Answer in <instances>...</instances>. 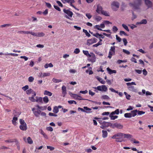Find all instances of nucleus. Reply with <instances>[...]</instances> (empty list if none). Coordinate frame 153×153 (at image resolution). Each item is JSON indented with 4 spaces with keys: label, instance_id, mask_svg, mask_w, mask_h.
<instances>
[{
    "label": "nucleus",
    "instance_id": "obj_1",
    "mask_svg": "<svg viewBox=\"0 0 153 153\" xmlns=\"http://www.w3.org/2000/svg\"><path fill=\"white\" fill-rule=\"evenodd\" d=\"M123 133H118L112 136V138L116 139L117 142H121L123 141Z\"/></svg>",
    "mask_w": 153,
    "mask_h": 153
},
{
    "label": "nucleus",
    "instance_id": "obj_2",
    "mask_svg": "<svg viewBox=\"0 0 153 153\" xmlns=\"http://www.w3.org/2000/svg\"><path fill=\"white\" fill-rule=\"evenodd\" d=\"M141 3V0H135L134 3H130L129 4L130 6L132 7L134 10L140 9V7Z\"/></svg>",
    "mask_w": 153,
    "mask_h": 153
},
{
    "label": "nucleus",
    "instance_id": "obj_3",
    "mask_svg": "<svg viewBox=\"0 0 153 153\" xmlns=\"http://www.w3.org/2000/svg\"><path fill=\"white\" fill-rule=\"evenodd\" d=\"M93 88L95 89L94 91L97 93L98 92V91H101L106 92L108 90L107 87L106 85H103L98 86L97 87H93Z\"/></svg>",
    "mask_w": 153,
    "mask_h": 153
},
{
    "label": "nucleus",
    "instance_id": "obj_4",
    "mask_svg": "<svg viewBox=\"0 0 153 153\" xmlns=\"http://www.w3.org/2000/svg\"><path fill=\"white\" fill-rule=\"evenodd\" d=\"M19 122L21 125L19 126V128L22 131H26L27 129V126L26 123L25 122V121L22 120L20 119Z\"/></svg>",
    "mask_w": 153,
    "mask_h": 153
},
{
    "label": "nucleus",
    "instance_id": "obj_5",
    "mask_svg": "<svg viewBox=\"0 0 153 153\" xmlns=\"http://www.w3.org/2000/svg\"><path fill=\"white\" fill-rule=\"evenodd\" d=\"M119 6V3L115 1L112 2L111 5L112 9L114 11H116L118 10Z\"/></svg>",
    "mask_w": 153,
    "mask_h": 153
},
{
    "label": "nucleus",
    "instance_id": "obj_6",
    "mask_svg": "<svg viewBox=\"0 0 153 153\" xmlns=\"http://www.w3.org/2000/svg\"><path fill=\"white\" fill-rule=\"evenodd\" d=\"M63 11L65 13L67 14L65 15V17L69 19H70V17H72L73 15V13L72 11H70L69 10L65 9H63Z\"/></svg>",
    "mask_w": 153,
    "mask_h": 153
},
{
    "label": "nucleus",
    "instance_id": "obj_7",
    "mask_svg": "<svg viewBox=\"0 0 153 153\" xmlns=\"http://www.w3.org/2000/svg\"><path fill=\"white\" fill-rule=\"evenodd\" d=\"M97 42V39L96 38H92L87 40L86 45L88 46H90L96 42Z\"/></svg>",
    "mask_w": 153,
    "mask_h": 153
},
{
    "label": "nucleus",
    "instance_id": "obj_8",
    "mask_svg": "<svg viewBox=\"0 0 153 153\" xmlns=\"http://www.w3.org/2000/svg\"><path fill=\"white\" fill-rule=\"evenodd\" d=\"M32 111L33 112L34 114L37 117L39 116V115L40 114V113L41 112L40 110L36 109L35 108H32Z\"/></svg>",
    "mask_w": 153,
    "mask_h": 153
},
{
    "label": "nucleus",
    "instance_id": "obj_9",
    "mask_svg": "<svg viewBox=\"0 0 153 153\" xmlns=\"http://www.w3.org/2000/svg\"><path fill=\"white\" fill-rule=\"evenodd\" d=\"M112 128H117L120 129H122L123 128V126L120 123H115L111 126Z\"/></svg>",
    "mask_w": 153,
    "mask_h": 153
},
{
    "label": "nucleus",
    "instance_id": "obj_10",
    "mask_svg": "<svg viewBox=\"0 0 153 153\" xmlns=\"http://www.w3.org/2000/svg\"><path fill=\"white\" fill-rule=\"evenodd\" d=\"M90 58L88 59V60L92 63L96 61V57L95 54L93 53H91Z\"/></svg>",
    "mask_w": 153,
    "mask_h": 153
},
{
    "label": "nucleus",
    "instance_id": "obj_11",
    "mask_svg": "<svg viewBox=\"0 0 153 153\" xmlns=\"http://www.w3.org/2000/svg\"><path fill=\"white\" fill-rule=\"evenodd\" d=\"M110 124V123L104 121L102 123L101 126H100V127L102 129H104L105 128L109 126Z\"/></svg>",
    "mask_w": 153,
    "mask_h": 153
},
{
    "label": "nucleus",
    "instance_id": "obj_12",
    "mask_svg": "<svg viewBox=\"0 0 153 153\" xmlns=\"http://www.w3.org/2000/svg\"><path fill=\"white\" fill-rule=\"evenodd\" d=\"M62 96L65 97L67 94V90L66 86L65 85H63L62 87Z\"/></svg>",
    "mask_w": 153,
    "mask_h": 153
},
{
    "label": "nucleus",
    "instance_id": "obj_13",
    "mask_svg": "<svg viewBox=\"0 0 153 153\" xmlns=\"http://www.w3.org/2000/svg\"><path fill=\"white\" fill-rule=\"evenodd\" d=\"M128 88L130 91L136 93L137 92V88L135 87L134 86H129L128 87Z\"/></svg>",
    "mask_w": 153,
    "mask_h": 153
},
{
    "label": "nucleus",
    "instance_id": "obj_14",
    "mask_svg": "<svg viewBox=\"0 0 153 153\" xmlns=\"http://www.w3.org/2000/svg\"><path fill=\"white\" fill-rule=\"evenodd\" d=\"M103 11L102 7L100 5H98L97 7L96 12L99 14L101 13Z\"/></svg>",
    "mask_w": 153,
    "mask_h": 153
},
{
    "label": "nucleus",
    "instance_id": "obj_15",
    "mask_svg": "<svg viewBox=\"0 0 153 153\" xmlns=\"http://www.w3.org/2000/svg\"><path fill=\"white\" fill-rule=\"evenodd\" d=\"M109 90H110L111 92H114L116 93H117L119 94V95L120 96L122 97L123 96V94L122 92H118V91H116L114 90L112 88H109Z\"/></svg>",
    "mask_w": 153,
    "mask_h": 153
},
{
    "label": "nucleus",
    "instance_id": "obj_16",
    "mask_svg": "<svg viewBox=\"0 0 153 153\" xmlns=\"http://www.w3.org/2000/svg\"><path fill=\"white\" fill-rule=\"evenodd\" d=\"M147 20L146 19H143L140 22H137L136 23V25L146 24L147 23Z\"/></svg>",
    "mask_w": 153,
    "mask_h": 153
},
{
    "label": "nucleus",
    "instance_id": "obj_17",
    "mask_svg": "<svg viewBox=\"0 0 153 153\" xmlns=\"http://www.w3.org/2000/svg\"><path fill=\"white\" fill-rule=\"evenodd\" d=\"M123 137L128 139L130 140L132 137L133 136L129 134H125L123 133Z\"/></svg>",
    "mask_w": 153,
    "mask_h": 153
},
{
    "label": "nucleus",
    "instance_id": "obj_18",
    "mask_svg": "<svg viewBox=\"0 0 153 153\" xmlns=\"http://www.w3.org/2000/svg\"><path fill=\"white\" fill-rule=\"evenodd\" d=\"M145 2L146 5L148 6V8L151 7L152 5V3L149 0H145Z\"/></svg>",
    "mask_w": 153,
    "mask_h": 153
},
{
    "label": "nucleus",
    "instance_id": "obj_19",
    "mask_svg": "<svg viewBox=\"0 0 153 153\" xmlns=\"http://www.w3.org/2000/svg\"><path fill=\"white\" fill-rule=\"evenodd\" d=\"M96 79L99 81L101 84H104L105 83V81L102 78L99 77L98 76H96Z\"/></svg>",
    "mask_w": 153,
    "mask_h": 153
},
{
    "label": "nucleus",
    "instance_id": "obj_20",
    "mask_svg": "<svg viewBox=\"0 0 153 153\" xmlns=\"http://www.w3.org/2000/svg\"><path fill=\"white\" fill-rule=\"evenodd\" d=\"M107 70L108 71V73L110 74H112L113 73H116V71L115 70H112L109 67L107 68Z\"/></svg>",
    "mask_w": 153,
    "mask_h": 153
},
{
    "label": "nucleus",
    "instance_id": "obj_21",
    "mask_svg": "<svg viewBox=\"0 0 153 153\" xmlns=\"http://www.w3.org/2000/svg\"><path fill=\"white\" fill-rule=\"evenodd\" d=\"M36 102L40 103H42V98L41 97H36Z\"/></svg>",
    "mask_w": 153,
    "mask_h": 153
},
{
    "label": "nucleus",
    "instance_id": "obj_22",
    "mask_svg": "<svg viewBox=\"0 0 153 153\" xmlns=\"http://www.w3.org/2000/svg\"><path fill=\"white\" fill-rule=\"evenodd\" d=\"M5 142L6 143H11L13 142H15L17 143H18V142L16 139H9L7 140H5Z\"/></svg>",
    "mask_w": 153,
    "mask_h": 153
},
{
    "label": "nucleus",
    "instance_id": "obj_23",
    "mask_svg": "<svg viewBox=\"0 0 153 153\" xmlns=\"http://www.w3.org/2000/svg\"><path fill=\"white\" fill-rule=\"evenodd\" d=\"M102 137L103 138L106 137L108 136V132L106 130H102Z\"/></svg>",
    "mask_w": 153,
    "mask_h": 153
},
{
    "label": "nucleus",
    "instance_id": "obj_24",
    "mask_svg": "<svg viewBox=\"0 0 153 153\" xmlns=\"http://www.w3.org/2000/svg\"><path fill=\"white\" fill-rule=\"evenodd\" d=\"M138 111L137 110H133L131 111V114L132 117H134L137 115V113Z\"/></svg>",
    "mask_w": 153,
    "mask_h": 153
},
{
    "label": "nucleus",
    "instance_id": "obj_25",
    "mask_svg": "<svg viewBox=\"0 0 153 153\" xmlns=\"http://www.w3.org/2000/svg\"><path fill=\"white\" fill-rule=\"evenodd\" d=\"M44 94L45 95H47L50 97L52 95V93L50 91L45 90L44 91Z\"/></svg>",
    "mask_w": 153,
    "mask_h": 153
},
{
    "label": "nucleus",
    "instance_id": "obj_26",
    "mask_svg": "<svg viewBox=\"0 0 153 153\" xmlns=\"http://www.w3.org/2000/svg\"><path fill=\"white\" fill-rule=\"evenodd\" d=\"M18 120V118L15 117H13V119L12 120V123L13 125H16V121Z\"/></svg>",
    "mask_w": 153,
    "mask_h": 153
},
{
    "label": "nucleus",
    "instance_id": "obj_27",
    "mask_svg": "<svg viewBox=\"0 0 153 153\" xmlns=\"http://www.w3.org/2000/svg\"><path fill=\"white\" fill-rule=\"evenodd\" d=\"M113 115H114L112 114L111 113L109 115V116L110 117L111 120H114L117 118L118 117V116H114Z\"/></svg>",
    "mask_w": 153,
    "mask_h": 153
},
{
    "label": "nucleus",
    "instance_id": "obj_28",
    "mask_svg": "<svg viewBox=\"0 0 153 153\" xmlns=\"http://www.w3.org/2000/svg\"><path fill=\"white\" fill-rule=\"evenodd\" d=\"M44 102L45 103H47L49 102V99L47 96H45L42 98Z\"/></svg>",
    "mask_w": 153,
    "mask_h": 153
},
{
    "label": "nucleus",
    "instance_id": "obj_29",
    "mask_svg": "<svg viewBox=\"0 0 153 153\" xmlns=\"http://www.w3.org/2000/svg\"><path fill=\"white\" fill-rule=\"evenodd\" d=\"M13 114L14 115V117L18 118L20 114V113L19 112H17L15 110L13 111Z\"/></svg>",
    "mask_w": 153,
    "mask_h": 153
},
{
    "label": "nucleus",
    "instance_id": "obj_30",
    "mask_svg": "<svg viewBox=\"0 0 153 153\" xmlns=\"http://www.w3.org/2000/svg\"><path fill=\"white\" fill-rule=\"evenodd\" d=\"M53 65L52 63H50L49 64H46L44 65V67L45 68H47L48 67H50L51 68L52 67Z\"/></svg>",
    "mask_w": 153,
    "mask_h": 153
},
{
    "label": "nucleus",
    "instance_id": "obj_31",
    "mask_svg": "<svg viewBox=\"0 0 153 153\" xmlns=\"http://www.w3.org/2000/svg\"><path fill=\"white\" fill-rule=\"evenodd\" d=\"M29 31H19L18 32V33L19 34H29Z\"/></svg>",
    "mask_w": 153,
    "mask_h": 153
},
{
    "label": "nucleus",
    "instance_id": "obj_32",
    "mask_svg": "<svg viewBox=\"0 0 153 153\" xmlns=\"http://www.w3.org/2000/svg\"><path fill=\"white\" fill-rule=\"evenodd\" d=\"M124 116L126 118H130L132 117L131 113H126L124 114Z\"/></svg>",
    "mask_w": 153,
    "mask_h": 153
},
{
    "label": "nucleus",
    "instance_id": "obj_33",
    "mask_svg": "<svg viewBox=\"0 0 153 153\" xmlns=\"http://www.w3.org/2000/svg\"><path fill=\"white\" fill-rule=\"evenodd\" d=\"M37 36L41 37H43L45 36V34L42 32L37 33Z\"/></svg>",
    "mask_w": 153,
    "mask_h": 153
},
{
    "label": "nucleus",
    "instance_id": "obj_34",
    "mask_svg": "<svg viewBox=\"0 0 153 153\" xmlns=\"http://www.w3.org/2000/svg\"><path fill=\"white\" fill-rule=\"evenodd\" d=\"M101 14L106 16H109V13L108 12H107V11H105L103 10V11H102V13H101Z\"/></svg>",
    "mask_w": 153,
    "mask_h": 153
},
{
    "label": "nucleus",
    "instance_id": "obj_35",
    "mask_svg": "<svg viewBox=\"0 0 153 153\" xmlns=\"http://www.w3.org/2000/svg\"><path fill=\"white\" fill-rule=\"evenodd\" d=\"M53 112L55 113H57L59 112L58 108L57 106H55L54 107L53 109Z\"/></svg>",
    "mask_w": 153,
    "mask_h": 153
},
{
    "label": "nucleus",
    "instance_id": "obj_36",
    "mask_svg": "<svg viewBox=\"0 0 153 153\" xmlns=\"http://www.w3.org/2000/svg\"><path fill=\"white\" fill-rule=\"evenodd\" d=\"M94 17L95 19L97 22L100 21L102 19V17L99 16H95Z\"/></svg>",
    "mask_w": 153,
    "mask_h": 153
},
{
    "label": "nucleus",
    "instance_id": "obj_37",
    "mask_svg": "<svg viewBox=\"0 0 153 153\" xmlns=\"http://www.w3.org/2000/svg\"><path fill=\"white\" fill-rule=\"evenodd\" d=\"M82 52L83 53L87 56L88 57L91 56V54H90L89 53L88 51L83 50Z\"/></svg>",
    "mask_w": 153,
    "mask_h": 153
},
{
    "label": "nucleus",
    "instance_id": "obj_38",
    "mask_svg": "<svg viewBox=\"0 0 153 153\" xmlns=\"http://www.w3.org/2000/svg\"><path fill=\"white\" fill-rule=\"evenodd\" d=\"M115 54V52H113L111 51H109V54H108V57L110 59L111 58L112 56V55H114Z\"/></svg>",
    "mask_w": 153,
    "mask_h": 153
},
{
    "label": "nucleus",
    "instance_id": "obj_39",
    "mask_svg": "<svg viewBox=\"0 0 153 153\" xmlns=\"http://www.w3.org/2000/svg\"><path fill=\"white\" fill-rule=\"evenodd\" d=\"M83 32L85 34V35L88 37H90L91 35L88 33L87 30L83 29Z\"/></svg>",
    "mask_w": 153,
    "mask_h": 153
},
{
    "label": "nucleus",
    "instance_id": "obj_40",
    "mask_svg": "<svg viewBox=\"0 0 153 153\" xmlns=\"http://www.w3.org/2000/svg\"><path fill=\"white\" fill-rule=\"evenodd\" d=\"M52 80L53 82L56 83H58L62 81V80L61 79H57L54 78H53L52 79Z\"/></svg>",
    "mask_w": 153,
    "mask_h": 153
},
{
    "label": "nucleus",
    "instance_id": "obj_41",
    "mask_svg": "<svg viewBox=\"0 0 153 153\" xmlns=\"http://www.w3.org/2000/svg\"><path fill=\"white\" fill-rule=\"evenodd\" d=\"M101 98L103 100H108L109 99V97L107 95H102L101 97Z\"/></svg>",
    "mask_w": 153,
    "mask_h": 153
},
{
    "label": "nucleus",
    "instance_id": "obj_42",
    "mask_svg": "<svg viewBox=\"0 0 153 153\" xmlns=\"http://www.w3.org/2000/svg\"><path fill=\"white\" fill-rule=\"evenodd\" d=\"M78 111H79L80 110L81 111H82L83 112H86V113H91L92 112V111H85V110H84V109L81 108H80V107H79L78 108Z\"/></svg>",
    "mask_w": 153,
    "mask_h": 153
},
{
    "label": "nucleus",
    "instance_id": "obj_43",
    "mask_svg": "<svg viewBox=\"0 0 153 153\" xmlns=\"http://www.w3.org/2000/svg\"><path fill=\"white\" fill-rule=\"evenodd\" d=\"M111 113L112 115H114L116 114H118L119 113V109H117L114 111L112 112Z\"/></svg>",
    "mask_w": 153,
    "mask_h": 153
},
{
    "label": "nucleus",
    "instance_id": "obj_44",
    "mask_svg": "<svg viewBox=\"0 0 153 153\" xmlns=\"http://www.w3.org/2000/svg\"><path fill=\"white\" fill-rule=\"evenodd\" d=\"M33 90L31 89H30L26 91V93L27 94H30L31 93H33Z\"/></svg>",
    "mask_w": 153,
    "mask_h": 153
},
{
    "label": "nucleus",
    "instance_id": "obj_45",
    "mask_svg": "<svg viewBox=\"0 0 153 153\" xmlns=\"http://www.w3.org/2000/svg\"><path fill=\"white\" fill-rule=\"evenodd\" d=\"M124 94L126 95V98L127 99V100H130V97H131V96L129 94H127V92H124Z\"/></svg>",
    "mask_w": 153,
    "mask_h": 153
},
{
    "label": "nucleus",
    "instance_id": "obj_46",
    "mask_svg": "<svg viewBox=\"0 0 153 153\" xmlns=\"http://www.w3.org/2000/svg\"><path fill=\"white\" fill-rule=\"evenodd\" d=\"M27 142L29 144H31L33 143V141L30 137H28L27 138Z\"/></svg>",
    "mask_w": 153,
    "mask_h": 153
},
{
    "label": "nucleus",
    "instance_id": "obj_47",
    "mask_svg": "<svg viewBox=\"0 0 153 153\" xmlns=\"http://www.w3.org/2000/svg\"><path fill=\"white\" fill-rule=\"evenodd\" d=\"M122 26L126 31L128 32L129 31V29L126 25L123 24H122Z\"/></svg>",
    "mask_w": 153,
    "mask_h": 153
},
{
    "label": "nucleus",
    "instance_id": "obj_48",
    "mask_svg": "<svg viewBox=\"0 0 153 153\" xmlns=\"http://www.w3.org/2000/svg\"><path fill=\"white\" fill-rule=\"evenodd\" d=\"M119 34L121 36L123 35L126 36H128L127 34L124 31L122 30L120 31Z\"/></svg>",
    "mask_w": 153,
    "mask_h": 153
},
{
    "label": "nucleus",
    "instance_id": "obj_49",
    "mask_svg": "<svg viewBox=\"0 0 153 153\" xmlns=\"http://www.w3.org/2000/svg\"><path fill=\"white\" fill-rule=\"evenodd\" d=\"M130 141L131 142H133L134 143L138 144L140 143L139 141L136 140L134 138H131L130 139Z\"/></svg>",
    "mask_w": 153,
    "mask_h": 153
},
{
    "label": "nucleus",
    "instance_id": "obj_50",
    "mask_svg": "<svg viewBox=\"0 0 153 153\" xmlns=\"http://www.w3.org/2000/svg\"><path fill=\"white\" fill-rule=\"evenodd\" d=\"M100 34H99L98 33H94L93 35L98 39H100Z\"/></svg>",
    "mask_w": 153,
    "mask_h": 153
},
{
    "label": "nucleus",
    "instance_id": "obj_51",
    "mask_svg": "<svg viewBox=\"0 0 153 153\" xmlns=\"http://www.w3.org/2000/svg\"><path fill=\"white\" fill-rule=\"evenodd\" d=\"M50 75V74L49 73H44L42 74V77H45L46 76H49Z\"/></svg>",
    "mask_w": 153,
    "mask_h": 153
},
{
    "label": "nucleus",
    "instance_id": "obj_52",
    "mask_svg": "<svg viewBox=\"0 0 153 153\" xmlns=\"http://www.w3.org/2000/svg\"><path fill=\"white\" fill-rule=\"evenodd\" d=\"M118 30V29L117 27L115 26H114L112 27V30L115 33H116L117 32Z\"/></svg>",
    "mask_w": 153,
    "mask_h": 153
},
{
    "label": "nucleus",
    "instance_id": "obj_53",
    "mask_svg": "<svg viewBox=\"0 0 153 153\" xmlns=\"http://www.w3.org/2000/svg\"><path fill=\"white\" fill-rule=\"evenodd\" d=\"M110 51L115 53V47L114 46H111V47L109 51Z\"/></svg>",
    "mask_w": 153,
    "mask_h": 153
},
{
    "label": "nucleus",
    "instance_id": "obj_54",
    "mask_svg": "<svg viewBox=\"0 0 153 153\" xmlns=\"http://www.w3.org/2000/svg\"><path fill=\"white\" fill-rule=\"evenodd\" d=\"M34 80V78L32 76L29 77L28 78V80L30 82H32Z\"/></svg>",
    "mask_w": 153,
    "mask_h": 153
},
{
    "label": "nucleus",
    "instance_id": "obj_55",
    "mask_svg": "<svg viewBox=\"0 0 153 153\" xmlns=\"http://www.w3.org/2000/svg\"><path fill=\"white\" fill-rule=\"evenodd\" d=\"M83 108H84V110H85V111H91V109L90 108H88V107H87L86 106L84 107Z\"/></svg>",
    "mask_w": 153,
    "mask_h": 153
},
{
    "label": "nucleus",
    "instance_id": "obj_56",
    "mask_svg": "<svg viewBox=\"0 0 153 153\" xmlns=\"http://www.w3.org/2000/svg\"><path fill=\"white\" fill-rule=\"evenodd\" d=\"M72 94V97H74V98H75L77 99L78 97L81 98V97L80 96L78 95H77L76 94Z\"/></svg>",
    "mask_w": 153,
    "mask_h": 153
},
{
    "label": "nucleus",
    "instance_id": "obj_57",
    "mask_svg": "<svg viewBox=\"0 0 153 153\" xmlns=\"http://www.w3.org/2000/svg\"><path fill=\"white\" fill-rule=\"evenodd\" d=\"M116 39L118 42H121L122 39L120 37L118 36L117 35H116Z\"/></svg>",
    "mask_w": 153,
    "mask_h": 153
},
{
    "label": "nucleus",
    "instance_id": "obj_58",
    "mask_svg": "<svg viewBox=\"0 0 153 153\" xmlns=\"http://www.w3.org/2000/svg\"><path fill=\"white\" fill-rule=\"evenodd\" d=\"M128 26H129L132 29H133L134 28L137 27V26L134 24L128 25Z\"/></svg>",
    "mask_w": 153,
    "mask_h": 153
},
{
    "label": "nucleus",
    "instance_id": "obj_59",
    "mask_svg": "<svg viewBox=\"0 0 153 153\" xmlns=\"http://www.w3.org/2000/svg\"><path fill=\"white\" fill-rule=\"evenodd\" d=\"M138 115H141L145 113V112L143 111H138L137 112Z\"/></svg>",
    "mask_w": 153,
    "mask_h": 153
},
{
    "label": "nucleus",
    "instance_id": "obj_60",
    "mask_svg": "<svg viewBox=\"0 0 153 153\" xmlns=\"http://www.w3.org/2000/svg\"><path fill=\"white\" fill-rule=\"evenodd\" d=\"M68 102L70 104H71L73 103H74L75 104H76V102L74 100H69L68 101Z\"/></svg>",
    "mask_w": 153,
    "mask_h": 153
},
{
    "label": "nucleus",
    "instance_id": "obj_61",
    "mask_svg": "<svg viewBox=\"0 0 153 153\" xmlns=\"http://www.w3.org/2000/svg\"><path fill=\"white\" fill-rule=\"evenodd\" d=\"M123 52L127 54V55H129L130 54V52L129 51L124 49H123Z\"/></svg>",
    "mask_w": 153,
    "mask_h": 153
},
{
    "label": "nucleus",
    "instance_id": "obj_62",
    "mask_svg": "<svg viewBox=\"0 0 153 153\" xmlns=\"http://www.w3.org/2000/svg\"><path fill=\"white\" fill-rule=\"evenodd\" d=\"M80 52V50L79 48L75 49L74 51V53L76 54H78Z\"/></svg>",
    "mask_w": 153,
    "mask_h": 153
},
{
    "label": "nucleus",
    "instance_id": "obj_63",
    "mask_svg": "<svg viewBox=\"0 0 153 153\" xmlns=\"http://www.w3.org/2000/svg\"><path fill=\"white\" fill-rule=\"evenodd\" d=\"M123 40L124 43V45L126 46L128 43L127 39L126 38H124L123 39Z\"/></svg>",
    "mask_w": 153,
    "mask_h": 153
},
{
    "label": "nucleus",
    "instance_id": "obj_64",
    "mask_svg": "<svg viewBox=\"0 0 153 153\" xmlns=\"http://www.w3.org/2000/svg\"><path fill=\"white\" fill-rule=\"evenodd\" d=\"M29 88V86L27 85H26L25 86H24L22 87V89L24 91H26L27 89H28Z\"/></svg>",
    "mask_w": 153,
    "mask_h": 153
}]
</instances>
